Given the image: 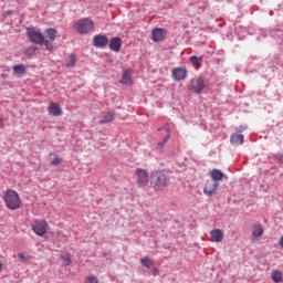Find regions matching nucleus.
Returning <instances> with one entry per match:
<instances>
[{
    "label": "nucleus",
    "mask_w": 283,
    "mask_h": 283,
    "mask_svg": "<svg viewBox=\"0 0 283 283\" xmlns=\"http://www.w3.org/2000/svg\"><path fill=\"white\" fill-rule=\"evenodd\" d=\"M187 74H188L187 69L182 66L175 67L171 71L172 81H177V82L185 81V78H187Z\"/></svg>",
    "instance_id": "6e6552de"
},
{
    "label": "nucleus",
    "mask_w": 283,
    "mask_h": 283,
    "mask_svg": "<svg viewBox=\"0 0 283 283\" xmlns=\"http://www.w3.org/2000/svg\"><path fill=\"white\" fill-rule=\"evenodd\" d=\"M13 72L17 74V76H23V74L27 72V69L23 64H17L13 66Z\"/></svg>",
    "instance_id": "a878e982"
},
{
    "label": "nucleus",
    "mask_w": 283,
    "mask_h": 283,
    "mask_svg": "<svg viewBox=\"0 0 283 283\" xmlns=\"http://www.w3.org/2000/svg\"><path fill=\"white\" fill-rule=\"evenodd\" d=\"M166 34H167V31L165 29H160V28L154 29L151 31V40L155 43H158L159 41L165 40Z\"/></svg>",
    "instance_id": "9d476101"
},
{
    "label": "nucleus",
    "mask_w": 283,
    "mask_h": 283,
    "mask_svg": "<svg viewBox=\"0 0 283 283\" xmlns=\"http://www.w3.org/2000/svg\"><path fill=\"white\" fill-rule=\"evenodd\" d=\"M271 280H272L274 283H280V282H282V281H283L282 272L279 271V270L272 271Z\"/></svg>",
    "instance_id": "393cba45"
},
{
    "label": "nucleus",
    "mask_w": 283,
    "mask_h": 283,
    "mask_svg": "<svg viewBox=\"0 0 283 283\" xmlns=\"http://www.w3.org/2000/svg\"><path fill=\"white\" fill-rule=\"evenodd\" d=\"M140 264L145 269H154V266H155L154 260L149 259V256L142 258L140 259Z\"/></svg>",
    "instance_id": "5701e85b"
},
{
    "label": "nucleus",
    "mask_w": 283,
    "mask_h": 283,
    "mask_svg": "<svg viewBox=\"0 0 283 283\" xmlns=\"http://www.w3.org/2000/svg\"><path fill=\"white\" fill-rule=\"evenodd\" d=\"M210 178L212 181L218 182L220 185V181L224 178V172L220 169H212L210 171Z\"/></svg>",
    "instance_id": "f3484780"
},
{
    "label": "nucleus",
    "mask_w": 283,
    "mask_h": 283,
    "mask_svg": "<svg viewBox=\"0 0 283 283\" xmlns=\"http://www.w3.org/2000/svg\"><path fill=\"white\" fill-rule=\"evenodd\" d=\"M158 132H164V140L159 142L157 144V149H163V147H165V145H167V140H169V138H171V130L169 129V126H165L163 128H158Z\"/></svg>",
    "instance_id": "9b49d317"
},
{
    "label": "nucleus",
    "mask_w": 283,
    "mask_h": 283,
    "mask_svg": "<svg viewBox=\"0 0 283 283\" xmlns=\"http://www.w3.org/2000/svg\"><path fill=\"white\" fill-rule=\"evenodd\" d=\"M135 180L137 187H147L149 185V172L145 169L137 168L135 170Z\"/></svg>",
    "instance_id": "423d86ee"
},
{
    "label": "nucleus",
    "mask_w": 283,
    "mask_h": 283,
    "mask_svg": "<svg viewBox=\"0 0 283 283\" xmlns=\"http://www.w3.org/2000/svg\"><path fill=\"white\" fill-rule=\"evenodd\" d=\"M150 185L155 191H164L169 185V177L163 170H155L150 174Z\"/></svg>",
    "instance_id": "f03ea898"
},
{
    "label": "nucleus",
    "mask_w": 283,
    "mask_h": 283,
    "mask_svg": "<svg viewBox=\"0 0 283 283\" xmlns=\"http://www.w3.org/2000/svg\"><path fill=\"white\" fill-rule=\"evenodd\" d=\"M2 269H3V264H2V263H0V271H2Z\"/></svg>",
    "instance_id": "f704fd0d"
},
{
    "label": "nucleus",
    "mask_w": 283,
    "mask_h": 283,
    "mask_svg": "<svg viewBox=\"0 0 283 283\" xmlns=\"http://www.w3.org/2000/svg\"><path fill=\"white\" fill-rule=\"evenodd\" d=\"M76 65V55L73 53L69 56V62L65 63V67H74Z\"/></svg>",
    "instance_id": "bb28decb"
},
{
    "label": "nucleus",
    "mask_w": 283,
    "mask_h": 283,
    "mask_svg": "<svg viewBox=\"0 0 283 283\" xmlns=\"http://www.w3.org/2000/svg\"><path fill=\"white\" fill-rule=\"evenodd\" d=\"M205 87H207V83L202 76L193 77L188 85L190 92H193L195 94H202Z\"/></svg>",
    "instance_id": "39448f33"
},
{
    "label": "nucleus",
    "mask_w": 283,
    "mask_h": 283,
    "mask_svg": "<svg viewBox=\"0 0 283 283\" xmlns=\"http://www.w3.org/2000/svg\"><path fill=\"white\" fill-rule=\"evenodd\" d=\"M245 129H247L245 126H239V127L237 128V132H238V134H242V132H244Z\"/></svg>",
    "instance_id": "7c9ffc66"
},
{
    "label": "nucleus",
    "mask_w": 283,
    "mask_h": 283,
    "mask_svg": "<svg viewBox=\"0 0 283 283\" xmlns=\"http://www.w3.org/2000/svg\"><path fill=\"white\" fill-rule=\"evenodd\" d=\"M279 244H280L281 249H283V235L281 237Z\"/></svg>",
    "instance_id": "72a5a7b5"
},
{
    "label": "nucleus",
    "mask_w": 283,
    "mask_h": 283,
    "mask_svg": "<svg viewBox=\"0 0 283 283\" xmlns=\"http://www.w3.org/2000/svg\"><path fill=\"white\" fill-rule=\"evenodd\" d=\"M202 61L203 57L202 56H196V55H191L189 57V62L191 63V65L195 67V70H200V67H202Z\"/></svg>",
    "instance_id": "aec40b11"
},
{
    "label": "nucleus",
    "mask_w": 283,
    "mask_h": 283,
    "mask_svg": "<svg viewBox=\"0 0 283 283\" xmlns=\"http://www.w3.org/2000/svg\"><path fill=\"white\" fill-rule=\"evenodd\" d=\"M119 83H122V85H133L134 81H132V70L124 71Z\"/></svg>",
    "instance_id": "6ab92c4d"
},
{
    "label": "nucleus",
    "mask_w": 283,
    "mask_h": 283,
    "mask_svg": "<svg viewBox=\"0 0 283 283\" xmlns=\"http://www.w3.org/2000/svg\"><path fill=\"white\" fill-rule=\"evenodd\" d=\"M210 241L220 243L224 240V230L213 229L210 231Z\"/></svg>",
    "instance_id": "f8f14e48"
},
{
    "label": "nucleus",
    "mask_w": 283,
    "mask_h": 283,
    "mask_svg": "<svg viewBox=\"0 0 283 283\" xmlns=\"http://www.w3.org/2000/svg\"><path fill=\"white\" fill-rule=\"evenodd\" d=\"M109 43V39L105 35H95L93 38V44L95 48H105Z\"/></svg>",
    "instance_id": "ddd939ff"
},
{
    "label": "nucleus",
    "mask_w": 283,
    "mask_h": 283,
    "mask_svg": "<svg viewBox=\"0 0 283 283\" xmlns=\"http://www.w3.org/2000/svg\"><path fill=\"white\" fill-rule=\"evenodd\" d=\"M18 258H20L22 260V262H30V260H32V256L24 254V253H19Z\"/></svg>",
    "instance_id": "c85d7f7f"
},
{
    "label": "nucleus",
    "mask_w": 283,
    "mask_h": 283,
    "mask_svg": "<svg viewBox=\"0 0 283 283\" xmlns=\"http://www.w3.org/2000/svg\"><path fill=\"white\" fill-rule=\"evenodd\" d=\"M61 260L63 266H70V264H72V254H70V252H63L61 254Z\"/></svg>",
    "instance_id": "b1692460"
},
{
    "label": "nucleus",
    "mask_w": 283,
    "mask_h": 283,
    "mask_svg": "<svg viewBox=\"0 0 283 283\" xmlns=\"http://www.w3.org/2000/svg\"><path fill=\"white\" fill-rule=\"evenodd\" d=\"M46 39L44 41H49V43H54L56 41V36L59 34V31L54 28H49L44 31Z\"/></svg>",
    "instance_id": "2eb2a0df"
},
{
    "label": "nucleus",
    "mask_w": 283,
    "mask_h": 283,
    "mask_svg": "<svg viewBox=\"0 0 283 283\" xmlns=\"http://www.w3.org/2000/svg\"><path fill=\"white\" fill-rule=\"evenodd\" d=\"M60 163H63V159H61L59 156H55V158L51 161V165L56 167Z\"/></svg>",
    "instance_id": "c756f323"
},
{
    "label": "nucleus",
    "mask_w": 283,
    "mask_h": 283,
    "mask_svg": "<svg viewBox=\"0 0 283 283\" xmlns=\"http://www.w3.org/2000/svg\"><path fill=\"white\" fill-rule=\"evenodd\" d=\"M230 142L232 145H243L244 144V135L234 133V134H232Z\"/></svg>",
    "instance_id": "412c9836"
},
{
    "label": "nucleus",
    "mask_w": 283,
    "mask_h": 283,
    "mask_svg": "<svg viewBox=\"0 0 283 283\" xmlns=\"http://www.w3.org/2000/svg\"><path fill=\"white\" fill-rule=\"evenodd\" d=\"M219 186L220 184H218L217 181H213L212 179L207 180L203 188V193H206L208 198H211V196H213L216 191H218Z\"/></svg>",
    "instance_id": "1a4fd4ad"
},
{
    "label": "nucleus",
    "mask_w": 283,
    "mask_h": 283,
    "mask_svg": "<svg viewBox=\"0 0 283 283\" xmlns=\"http://www.w3.org/2000/svg\"><path fill=\"white\" fill-rule=\"evenodd\" d=\"M153 275H158V268H154L151 269Z\"/></svg>",
    "instance_id": "473e14b6"
},
{
    "label": "nucleus",
    "mask_w": 283,
    "mask_h": 283,
    "mask_svg": "<svg viewBox=\"0 0 283 283\" xmlns=\"http://www.w3.org/2000/svg\"><path fill=\"white\" fill-rule=\"evenodd\" d=\"M49 227L50 226L48 224V221L39 220V221H35V223L32 226V231L35 233V235L43 238V235L48 233Z\"/></svg>",
    "instance_id": "0eeeda50"
},
{
    "label": "nucleus",
    "mask_w": 283,
    "mask_h": 283,
    "mask_svg": "<svg viewBox=\"0 0 283 283\" xmlns=\"http://www.w3.org/2000/svg\"><path fill=\"white\" fill-rule=\"evenodd\" d=\"M73 30H75L78 34H90V32L94 30V21L88 18L80 19L73 25Z\"/></svg>",
    "instance_id": "20e7f679"
},
{
    "label": "nucleus",
    "mask_w": 283,
    "mask_h": 283,
    "mask_svg": "<svg viewBox=\"0 0 283 283\" xmlns=\"http://www.w3.org/2000/svg\"><path fill=\"white\" fill-rule=\"evenodd\" d=\"M115 118H116V114L104 112L102 113V119L99 120V125H107V123H113Z\"/></svg>",
    "instance_id": "a211bd4d"
},
{
    "label": "nucleus",
    "mask_w": 283,
    "mask_h": 283,
    "mask_svg": "<svg viewBox=\"0 0 283 283\" xmlns=\"http://www.w3.org/2000/svg\"><path fill=\"white\" fill-rule=\"evenodd\" d=\"M85 283H98V277L95 275H88L84 280Z\"/></svg>",
    "instance_id": "cd10ccee"
},
{
    "label": "nucleus",
    "mask_w": 283,
    "mask_h": 283,
    "mask_svg": "<svg viewBox=\"0 0 283 283\" xmlns=\"http://www.w3.org/2000/svg\"><path fill=\"white\" fill-rule=\"evenodd\" d=\"M27 36L31 41V43H35V45H44V48L49 52H54V44L50 42V40H45V35L41 33V31L34 28L27 29Z\"/></svg>",
    "instance_id": "f257e3e1"
},
{
    "label": "nucleus",
    "mask_w": 283,
    "mask_h": 283,
    "mask_svg": "<svg viewBox=\"0 0 283 283\" xmlns=\"http://www.w3.org/2000/svg\"><path fill=\"white\" fill-rule=\"evenodd\" d=\"M3 200L7 209L10 211H17V209H21V197L15 190H7L4 192Z\"/></svg>",
    "instance_id": "7ed1b4c3"
},
{
    "label": "nucleus",
    "mask_w": 283,
    "mask_h": 283,
    "mask_svg": "<svg viewBox=\"0 0 283 283\" xmlns=\"http://www.w3.org/2000/svg\"><path fill=\"white\" fill-rule=\"evenodd\" d=\"M253 238H262L264 235V228L261 224H254L252 228Z\"/></svg>",
    "instance_id": "4be33fe9"
},
{
    "label": "nucleus",
    "mask_w": 283,
    "mask_h": 283,
    "mask_svg": "<svg viewBox=\"0 0 283 283\" xmlns=\"http://www.w3.org/2000/svg\"><path fill=\"white\" fill-rule=\"evenodd\" d=\"M48 112L51 114V116H61L63 114V109L61 108V105L52 102L48 106Z\"/></svg>",
    "instance_id": "4468645a"
},
{
    "label": "nucleus",
    "mask_w": 283,
    "mask_h": 283,
    "mask_svg": "<svg viewBox=\"0 0 283 283\" xmlns=\"http://www.w3.org/2000/svg\"><path fill=\"white\" fill-rule=\"evenodd\" d=\"M108 45L109 50H112L113 52H120L123 40H120V38H112Z\"/></svg>",
    "instance_id": "dca6fc26"
},
{
    "label": "nucleus",
    "mask_w": 283,
    "mask_h": 283,
    "mask_svg": "<svg viewBox=\"0 0 283 283\" xmlns=\"http://www.w3.org/2000/svg\"><path fill=\"white\" fill-rule=\"evenodd\" d=\"M275 158L279 163H283V155L282 154H277L275 155Z\"/></svg>",
    "instance_id": "2f4dec72"
}]
</instances>
